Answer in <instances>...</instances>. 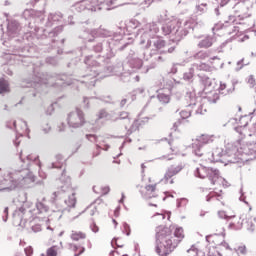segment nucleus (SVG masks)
Here are the masks:
<instances>
[{"label": "nucleus", "mask_w": 256, "mask_h": 256, "mask_svg": "<svg viewBox=\"0 0 256 256\" xmlns=\"http://www.w3.org/2000/svg\"><path fill=\"white\" fill-rule=\"evenodd\" d=\"M0 17H5L7 21L6 35L7 40L4 41V47H7L6 55H11L10 59L22 63L24 67L33 69V55H35V47L27 45V40L34 33L36 39H47V34H41L39 27L33 24L35 21V10L26 9L22 13L21 20L9 18V13H0Z\"/></svg>", "instance_id": "1"}, {"label": "nucleus", "mask_w": 256, "mask_h": 256, "mask_svg": "<svg viewBox=\"0 0 256 256\" xmlns=\"http://www.w3.org/2000/svg\"><path fill=\"white\" fill-rule=\"evenodd\" d=\"M124 35L125 32H115L100 26L94 29L84 28L80 37L86 43H91V51L103 53L97 59L109 63L117 55V51H125L127 47H131V42H126Z\"/></svg>", "instance_id": "2"}, {"label": "nucleus", "mask_w": 256, "mask_h": 256, "mask_svg": "<svg viewBox=\"0 0 256 256\" xmlns=\"http://www.w3.org/2000/svg\"><path fill=\"white\" fill-rule=\"evenodd\" d=\"M111 63V59L109 62L105 63L103 60L93 59V55H87L84 58V65L86 67L84 73H80L79 69H75L74 73L76 77L79 79H71L66 74H58L56 75V85H61V87H67L69 85H73V81H79L83 85H86L88 89H91L96 81L97 77L100 75V79H105V77H111V75H116L118 77H129L125 68L123 67V63L119 62L117 65L109 66Z\"/></svg>", "instance_id": "3"}, {"label": "nucleus", "mask_w": 256, "mask_h": 256, "mask_svg": "<svg viewBox=\"0 0 256 256\" xmlns=\"http://www.w3.org/2000/svg\"><path fill=\"white\" fill-rule=\"evenodd\" d=\"M19 159L24 168L21 170H12L0 176V185H2L0 191H15V189L21 187L24 189L31 187V184L35 183V174H33V168L31 167L38 169V174L41 179H47V173L41 170L39 156L33 154L24 156L23 152H21Z\"/></svg>", "instance_id": "4"}, {"label": "nucleus", "mask_w": 256, "mask_h": 256, "mask_svg": "<svg viewBox=\"0 0 256 256\" xmlns=\"http://www.w3.org/2000/svg\"><path fill=\"white\" fill-rule=\"evenodd\" d=\"M59 183L58 191L53 193L52 201L56 207V211L69 213L71 209H75L77 198H75V192H72L71 177L67 176L65 168L59 178ZM71 192L72 194H68Z\"/></svg>", "instance_id": "5"}, {"label": "nucleus", "mask_w": 256, "mask_h": 256, "mask_svg": "<svg viewBox=\"0 0 256 256\" xmlns=\"http://www.w3.org/2000/svg\"><path fill=\"white\" fill-rule=\"evenodd\" d=\"M185 234H183V227H176L174 233L171 228L159 226L156 229V253L160 256H168L173 253L180 241H183Z\"/></svg>", "instance_id": "6"}, {"label": "nucleus", "mask_w": 256, "mask_h": 256, "mask_svg": "<svg viewBox=\"0 0 256 256\" xmlns=\"http://www.w3.org/2000/svg\"><path fill=\"white\" fill-rule=\"evenodd\" d=\"M199 23H195V20L190 19L185 22H167L162 24L161 33L165 37H169L171 41L174 43H179L184 37L189 35V32L195 27H197Z\"/></svg>", "instance_id": "7"}, {"label": "nucleus", "mask_w": 256, "mask_h": 256, "mask_svg": "<svg viewBox=\"0 0 256 256\" xmlns=\"http://www.w3.org/2000/svg\"><path fill=\"white\" fill-rule=\"evenodd\" d=\"M159 33V26L156 23H147L144 24L137 32H134V36L140 35V45H145V49L149 47H154L157 51L165 47V40L157 36Z\"/></svg>", "instance_id": "8"}, {"label": "nucleus", "mask_w": 256, "mask_h": 256, "mask_svg": "<svg viewBox=\"0 0 256 256\" xmlns=\"http://www.w3.org/2000/svg\"><path fill=\"white\" fill-rule=\"evenodd\" d=\"M63 14L61 12H56V13H50L48 15L47 21L45 23V27H53L54 25H58L56 26L53 30H47V29H43V28H39L40 29V35H45L46 37L43 38H38V41H42L40 42L41 45H51V43L55 42V39H53L54 37H57V35H59V33L63 32Z\"/></svg>", "instance_id": "9"}, {"label": "nucleus", "mask_w": 256, "mask_h": 256, "mask_svg": "<svg viewBox=\"0 0 256 256\" xmlns=\"http://www.w3.org/2000/svg\"><path fill=\"white\" fill-rule=\"evenodd\" d=\"M237 153H239V147L234 143H228L226 149L217 148L211 153L210 161L213 163H223L228 165V163H237Z\"/></svg>", "instance_id": "10"}, {"label": "nucleus", "mask_w": 256, "mask_h": 256, "mask_svg": "<svg viewBox=\"0 0 256 256\" xmlns=\"http://www.w3.org/2000/svg\"><path fill=\"white\" fill-rule=\"evenodd\" d=\"M102 5H107V7H110L109 9L118 7L117 0H82L74 4V9L77 13H82V11H91L93 13L101 11L103 9Z\"/></svg>", "instance_id": "11"}, {"label": "nucleus", "mask_w": 256, "mask_h": 256, "mask_svg": "<svg viewBox=\"0 0 256 256\" xmlns=\"http://www.w3.org/2000/svg\"><path fill=\"white\" fill-rule=\"evenodd\" d=\"M147 52L145 50L140 49L139 51L135 52V50L130 49L128 56H127V65L132 70H128L127 75L129 76L135 71H139L141 67H143V59L145 61H149V57L146 56Z\"/></svg>", "instance_id": "12"}, {"label": "nucleus", "mask_w": 256, "mask_h": 256, "mask_svg": "<svg viewBox=\"0 0 256 256\" xmlns=\"http://www.w3.org/2000/svg\"><path fill=\"white\" fill-rule=\"evenodd\" d=\"M215 141L214 135L202 134L196 138V141L192 143V153L195 157H203L205 152L203 148L205 145H209Z\"/></svg>", "instance_id": "13"}, {"label": "nucleus", "mask_w": 256, "mask_h": 256, "mask_svg": "<svg viewBox=\"0 0 256 256\" xmlns=\"http://www.w3.org/2000/svg\"><path fill=\"white\" fill-rule=\"evenodd\" d=\"M67 121L69 127L72 129H79L85 125V114L81 111V109L76 108L75 111L68 114Z\"/></svg>", "instance_id": "14"}, {"label": "nucleus", "mask_w": 256, "mask_h": 256, "mask_svg": "<svg viewBox=\"0 0 256 256\" xmlns=\"http://www.w3.org/2000/svg\"><path fill=\"white\" fill-rule=\"evenodd\" d=\"M13 222L16 227H25L27 223V209L20 207L13 213Z\"/></svg>", "instance_id": "15"}, {"label": "nucleus", "mask_w": 256, "mask_h": 256, "mask_svg": "<svg viewBox=\"0 0 256 256\" xmlns=\"http://www.w3.org/2000/svg\"><path fill=\"white\" fill-rule=\"evenodd\" d=\"M183 169H185V165H183V163H180L177 166L171 165L166 170L164 178L161 181H164L165 183H169V179H171L172 177H175V175H178V173H181Z\"/></svg>", "instance_id": "16"}, {"label": "nucleus", "mask_w": 256, "mask_h": 256, "mask_svg": "<svg viewBox=\"0 0 256 256\" xmlns=\"http://www.w3.org/2000/svg\"><path fill=\"white\" fill-rule=\"evenodd\" d=\"M196 39H201L198 43L199 49H209V47H213V43H215V37L211 35H200L195 36Z\"/></svg>", "instance_id": "17"}, {"label": "nucleus", "mask_w": 256, "mask_h": 256, "mask_svg": "<svg viewBox=\"0 0 256 256\" xmlns=\"http://www.w3.org/2000/svg\"><path fill=\"white\" fill-rule=\"evenodd\" d=\"M198 77L200 79V83L204 85V93H209V91H212L215 87L213 86V80L209 78L206 75L198 74Z\"/></svg>", "instance_id": "18"}, {"label": "nucleus", "mask_w": 256, "mask_h": 256, "mask_svg": "<svg viewBox=\"0 0 256 256\" xmlns=\"http://www.w3.org/2000/svg\"><path fill=\"white\" fill-rule=\"evenodd\" d=\"M149 122V118L145 117L142 120H135L131 127L127 130L126 135H131L135 133V131H139V127H143L146 123Z\"/></svg>", "instance_id": "19"}, {"label": "nucleus", "mask_w": 256, "mask_h": 256, "mask_svg": "<svg viewBox=\"0 0 256 256\" xmlns=\"http://www.w3.org/2000/svg\"><path fill=\"white\" fill-rule=\"evenodd\" d=\"M207 178L209 179L212 185H216L217 181L221 179V174L219 173L218 169L209 168Z\"/></svg>", "instance_id": "20"}, {"label": "nucleus", "mask_w": 256, "mask_h": 256, "mask_svg": "<svg viewBox=\"0 0 256 256\" xmlns=\"http://www.w3.org/2000/svg\"><path fill=\"white\" fill-rule=\"evenodd\" d=\"M55 159V162H52L50 165H48V169H63V165H65V158H63V155L57 154Z\"/></svg>", "instance_id": "21"}, {"label": "nucleus", "mask_w": 256, "mask_h": 256, "mask_svg": "<svg viewBox=\"0 0 256 256\" xmlns=\"http://www.w3.org/2000/svg\"><path fill=\"white\" fill-rule=\"evenodd\" d=\"M137 27H141V22H139L137 19H131L126 25V31L128 32V35H133V31H135Z\"/></svg>", "instance_id": "22"}, {"label": "nucleus", "mask_w": 256, "mask_h": 256, "mask_svg": "<svg viewBox=\"0 0 256 256\" xmlns=\"http://www.w3.org/2000/svg\"><path fill=\"white\" fill-rule=\"evenodd\" d=\"M205 99L208 101V103H217L219 101V92L213 91V90H208V93H205Z\"/></svg>", "instance_id": "23"}, {"label": "nucleus", "mask_w": 256, "mask_h": 256, "mask_svg": "<svg viewBox=\"0 0 256 256\" xmlns=\"http://www.w3.org/2000/svg\"><path fill=\"white\" fill-rule=\"evenodd\" d=\"M36 209L38 214L47 213V211H49V206L45 202V198H43L42 200H37Z\"/></svg>", "instance_id": "24"}, {"label": "nucleus", "mask_w": 256, "mask_h": 256, "mask_svg": "<svg viewBox=\"0 0 256 256\" xmlns=\"http://www.w3.org/2000/svg\"><path fill=\"white\" fill-rule=\"evenodd\" d=\"M31 4L39 12V15L45 13V0H33Z\"/></svg>", "instance_id": "25"}, {"label": "nucleus", "mask_w": 256, "mask_h": 256, "mask_svg": "<svg viewBox=\"0 0 256 256\" xmlns=\"http://www.w3.org/2000/svg\"><path fill=\"white\" fill-rule=\"evenodd\" d=\"M208 173H209V168H207L205 166H200V167L196 168L194 171L195 177H199V179H205V177H207Z\"/></svg>", "instance_id": "26"}, {"label": "nucleus", "mask_w": 256, "mask_h": 256, "mask_svg": "<svg viewBox=\"0 0 256 256\" xmlns=\"http://www.w3.org/2000/svg\"><path fill=\"white\" fill-rule=\"evenodd\" d=\"M243 155H247L248 157L250 156V144L244 147L238 148L237 163H239V159H241Z\"/></svg>", "instance_id": "27"}, {"label": "nucleus", "mask_w": 256, "mask_h": 256, "mask_svg": "<svg viewBox=\"0 0 256 256\" xmlns=\"http://www.w3.org/2000/svg\"><path fill=\"white\" fill-rule=\"evenodd\" d=\"M193 67L197 71H206L207 73L213 71V68H211V66H209V64L206 63H195L193 64Z\"/></svg>", "instance_id": "28"}, {"label": "nucleus", "mask_w": 256, "mask_h": 256, "mask_svg": "<svg viewBox=\"0 0 256 256\" xmlns=\"http://www.w3.org/2000/svg\"><path fill=\"white\" fill-rule=\"evenodd\" d=\"M220 92L218 93H221V95H230V93H233V91H235V82L232 83V88H229L227 89V84L225 83H220ZM226 90V92H224Z\"/></svg>", "instance_id": "29"}, {"label": "nucleus", "mask_w": 256, "mask_h": 256, "mask_svg": "<svg viewBox=\"0 0 256 256\" xmlns=\"http://www.w3.org/2000/svg\"><path fill=\"white\" fill-rule=\"evenodd\" d=\"M186 101L188 103V107H195L197 105V98L195 97V93L190 92L186 94Z\"/></svg>", "instance_id": "30"}, {"label": "nucleus", "mask_w": 256, "mask_h": 256, "mask_svg": "<svg viewBox=\"0 0 256 256\" xmlns=\"http://www.w3.org/2000/svg\"><path fill=\"white\" fill-rule=\"evenodd\" d=\"M209 5L207 3H201L196 5L195 11L197 15H205L207 13Z\"/></svg>", "instance_id": "31"}, {"label": "nucleus", "mask_w": 256, "mask_h": 256, "mask_svg": "<svg viewBox=\"0 0 256 256\" xmlns=\"http://www.w3.org/2000/svg\"><path fill=\"white\" fill-rule=\"evenodd\" d=\"M5 93H9V83L7 80L1 78L0 79V95H4Z\"/></svg>", "instance_id": "32"}, {"label": "nucleus", "mask_w": 256, "mask_h": 256, "mask_svg": "<svg viewBox=\"0 0 256 256\" xmlns=\"http://www.w3.org/2000/svg\"><path fill=\"white\" fill-rule=\"evenodd\" d=\"M20 123V137H23V135H27L29 133V126H27V121L19 120Z\"/></svg>", "instance_id": "33"}, {"label": "nucleus", "mask_w": 256, "mask_h": 256, "mask_svg": "<svg viewBox=\"0 0 256 256\" xmlns=\"http://www.w3.org/2000/svg\"><path fill=\"white\" fill-rule=\"evenodd\" d=\"M47 65H51L52 67H57L59 65V57L57 56H49L45 59Z\"/></svg>", "instance_id": "34"}, {"label": "nucleus", "mask_w": 256, "mask_h": 256, "mask_svg": "<svg viewBox=\"0 0 256 256\" xmlns=\"http://www.w3.org/2000/svg\"><path fill=\"white\" fill-rule=\"evenodd\" d=\"M139 95L140 97H145V88L143 87L136 88L132 94V101H135L136 97Z\"/></svg>", "instance_id": "35"}, {"label": "nucleus", "mask_w": 256, "mask_h": 256, "mask_svg": "<svg viewBox=\"0 0 256 256\" xmlns=\"http://www.w3.org/2000/svg\"><path fill=\"white\" fill-rule=\"evenodd\" d=\"M194 75H195V68L192 67L189 69L188 72H185L183 74V79H184V81H191L193 79Z\"/></svg>", "instance_id": "36"}, {"label": "nucleus", "mask_w": 256, "mask_h": 256, "mask_svg": "<svg viewBox=\"0 0 256 256\" xmlns=\"http://www.w3.org/2000/svg\"><path fill=\"white\" fill-rule=\"evenodd\" d=\"M254 221V223H253ZM255 222H256V217H248L246 220L247 223V229L248 231H255Z\"/></svg>", "instance_id": "37"}, {"label": "nucleus", "mask_w": 256, "mask_h": 256, "mask_svg": "<svg viewBox=\"0 0 256 256\" xmlns=\"http://www.w3.org/2000/svg\"><path fill=\"white\" fill-rule=\"evenodd\" d=\"M86 235L83 232H72L71 240L79 241V239H85Z\"/></svg>", "instance_id": "38"}, {"label": "nucleus", "mask_w": 256, "mask_h": 256, "mask_svg": "<svg viewBox=\"0 0 256 256\" xmlns=\"http://www.w3.org/2000/svg\"><path fill=\"white\" fill-rule=\"evenodd\" d=\"M157 97H158V101H160V103H164L165 105H167V103L171 101V98L167 94L160 93L158 94Z\"/></svg>", "instance_id": "39"}, {"label": "nucleus", "mask_w": 256, "mask_h": 256, "mask_svg": "<svg viewBox=\"0 0 256 256\" xmlns=\"http://www.w3.org/2000/svg\"><path fill=\"white\" fill-rule=\"evenodd\" d=\"M86 139L90 141V143H95L96 145H99V136L95 134H86Z\"/></svg>", "instance_id": "40"}, {"label": "nucleus", "mask_w": 256, "mask_h": 256, "mask_svg": "<svg viewBox=\"0 0 256 256\" xmlns=\"http://www.w3.org/2000/svg\"><path fill=\"white\" fill-rule=\"evenodd\" d=\"M218 217L219 219H225V221H229V219H233L235 217V215H227V212L221 210V211H218Z\"/></svg>", "instance_id": "41"}, {"label": "nucleus", "mask_w": 256, "mask_h": 256, "mask_svg": "<svg viewBox=\"0 0 256 256\" xmlns=\"http://www.w3.org/2000/svg\"><path fill=\"white\" fill-rule=\"evenodd\" d=\"M187 203H189V200H187V198H180L177 199L176 206L178 209L181 207H187Z\"/></svg>", "instance_id": "42"}, {"label": "nucleus", "mask_w": 256, "mask_h": 256, "mask_svg": "<svg viewBox=\"0 0 256 256\" xmlns=\"http://www.w3.org/2000/svg\"><path fill=\"white\" fill-rule=\"evenodd\" d=\"M195 59H207L209 57V52L199 51L194 55Z\"/></svg>", "instance_id": "43"}, {"label": "nucleus", "mask_w": 256, "mask_h": 256, "mask_svg": "<svg viewBox=\"0 0 256 256\" xmlns=\"http://www.w3.org/2000/svg\"><path fill=\"white\" fill-rule=\"evenodd\" d=\"M122 227V233H125L127 237H129V235H131V226H129L127 222H123Z\"/></svg>", "instance_id": "44"}, {"label": "nucleus", "mask_w": 256, "mask_h": 256, "mask_svg": "<svg viewBox=\"0 0 256 256\" xmlns=\"http://www.w3.org/2000/svg\"><path fill=\"white\" fill-rule=\"evenodd\" d=\"M47 256H57V246H51L46 251Z\"/></svg>", "instance_id": "45"}, {"label": "nucleus", "mask_w": 256, "mask_h": 256, "mask_svg": "<svg viewBox=\"0 0 256 256\" xmlns=\"http://www.w3.org/2000/svg\"><path fill=\"white\" fill-rule=\"evenodd\" d=\"M179 65H181V64L180 63H174L172 65V67L170 68V70L168 71V74L169 75H175V73H177V71H178L177 67H179Z\"/></svg>", "instance_id": "46"}, {"label": "nucleus", "mask_w": 256, "mask_h": 256, "mask_svg": "<svg viewBox=\"0 0 256 256\" xmlns=\"http://www.w3.org/2000/svg\"><path fill=\"white\" fill-rule=\"evenodd\" d=\"M79 61H80L79 58L72 59L71 62L67 64V67L69 68L77 67L79 65Z\"/></svg>", "instance_id": "47"}, {"label": "nucleus", "mask_w": 256, "mask_h": 256, "mask_svg": "<svg viewBox=\"0 0 256 256\" xmlns=\"http://www.w3.org/2000/svg\"><path fill=\"white\" fill-rule=\"evenodd\" d=\"M90 229L93 233H99V226H97L94 219H92V223L90 224Z\"/></svg>", "instance_id": "48"}, {"label": "nucleus", "mask_w": 256, "mask_h": 256, "mask_svg": "<svg viewBox=\"0 0 256 256\" xmlns=\"http://www.w3.org/2000/svg\"><path fill=\"white\" fill-rule=\"evenodd\" d=\"M187 253H190L192 256H199V250L192 246L190 249L187 250Z\"/></svg>", "instance_id": "49"}, {"label": "nucleus", "mask_w": 256, "mask_h": 256, "mask_svg": "<svg viewBox=\"0 0 256 256\" xmlns=\"http://www.w3.org/2000/svg\"><path fill=\"white\" fill-rule=\"evenodd\" d=\"M180 117L182 119H189V117H191V111L182 110L180 112Z\"/></svg>", "instance_id": "50"}, {"label": "nucleus", "mask_w": 256, "mask_h": 256, "mask_svg": "<svg viewBox=\"0 0 256 256\" xmlns=\"http://www.w3.org/2000/svg\"><path fill=\"white\" fill-rule=\"evenodd\" d=\"M33 85H34V87H36V91H40L39 90V87H45L46 85L45 84H41V83H36L35 84V82H28V87H33Z\"/></svg>", "instance_id": "51"}, {"label": "nucleus", "mask_w": 256, "mask_h": 256, "mask_svg": "<svg viewBox=\"0 0 256 256\" xmlns=\"http://www.w3.org/2000/svg\"><path fill=\"white\" fill-rule=\"evenodd\" d=\"M238 1L236 4H235V8L237 7H243V5L247 4V3H251V0H236Z\"/></svg>", "instance_id": "52"}, {"label": "nucleus", "mask_w": 256, "mask_h": 256, "mask_svg": "<svg viewBox=\"0 0 256 256\" xmlns=\"http://www.w3.org/2000/svg\"><path fill=\"white\" fill-rule=\"evenodd\" d=\"M109 117V114L105 110H100L98 114V119H107Z\"/></svg>", "instance_id": "53"}, {"label": "nucleus", "mask_w": 256, "mask_h": 256, "mask_svg": "<svg viewBox=\"0 0 256 256\" xmlns=\"http://www.w3.org/2000/svg\"><path fill=\"white\" fill-rule=\"evenodd\" d=\"M146 191L149 193H154L155 189H157V184L154 185H146L145 186Z\"/></svg>", "instance_id": "54"}, {"label": "nucleus", "mask_w": 256, "mask_h": 256, "mask_svg": "<svg viewBox=\"0 0 256 256\" xmlns=\"http://www.w3.org/2000/svg\"><path fill=\"white\" fill-rule=\"evenodd\" d=\"M247 83H249L251 88L255 87V85H256L255 77H253V75H250L247 80Z\"/></svg>", "instance_id": "55"}, {"label": "nucleus", "mask_w": 256, "mask_h": 256, "mask_svg": "<svg viewBox=\"0 0 256 256\" xmlns=\"http://www.w3.org/2000/svg\"><path fill=\"white\" fill-rule=\"evenodd\" d=\"M129 117V112H120L119 113V117L116 118V121H119V119H127Z\"/></svg>", "instance_id": "56"}, {"label": "nucleus", "mask_w": 256, "mask_h": 256, "mask_svg": "<svg viewBox=\"0 0 256 256\" xmlns=\"http://www.w3.org/2000/svg\"><path fill=\"white\" fill-rule=\"evenodd\" d=\"M89 99H93V97H84L83 98V107H84V109H89Z\"/></svg>", "instance_id": "57"}, {"label": "nucleus", "mask_w": 256, "mask_h": 256, "mask_svg": "<svg viewBox=\"0 0 256 256\" xmlns=\"http://www.w3.org/2000/svg\"><path fill=\"white\" fill-rule=\"evenodd\" d=\"M243 61H245V59H241V60H239L238 62H237V68L235 69L236 71H241V69L243 68V67H245V64H243Z\"/></svg>", "instance_id": "58"}, {"label": "nucleus", "mask_w": 256, "mask_h": 256, "mask_svg": "<svg viewBox=\"0 0 256 256\" xmlns=\"http://www.w3.org/2000/svg\"><path fill=\"white\" fill-rule=\"evenodd\" d=\"M24 252H25V255H26V256H31V255H33V247H31V246L26 247V248L24 249Z\"/></svg>", "instance_id": "59"}, {"label": "nucleus", "mask_w": 256, "mask_h": 256, "mask_svg": "<svg viewBox=\"0 0 256 256\" xmlns=\"http://www.w3.org/2000/svg\"><path fill=\"white\" fill-rule=\"evenodd\" d=\"M101 155V146L96 144V152L93 153V157H99Z\"/></svg>", "instance_id": "60"}, {"label": "nucleus", "mask_w": 256, "mask_h": 256, "mask_svg": "<svg viewBox=\"0 0 256 256\" xmlns=\"http://www.w3.org/2000/svg\"><path fill=\"white\" fill-rule=\"evenodd\" d=\"M238 251L241 253V255H247V247L246 246H239Z\"/></svg>", "instance_id": "61"}, {"label": "nucleus", "mask_w": 256, "mask_h": 256, "mask_svg": "<svg viewBox=\"0 0 256 256\" xmlns=\"http://www.w3.org/2000/svg\"><path fill=\"white\" fill-rule=\"evenodd\" d=\"M32 231L34 233H39V231H41V225L40 224H36V225L32 226Z\"/></svg>", "instance_id": "62"}, {"label": "nucleus", "mask_w": 256, "mask_h": 256, "mask_svg": "<svg viewBox=\"0 0 256 256\" xmlns=\"http://www.w3.org/2000/svg\"><path fill=\"white\" fill-rule=\"evenodd\" d=\"M219 3L220 7H225L231 0H216Z\"/></svg>", "instance_id": "63"}, {"label": "nucleus", "mask_w": 256, "mask_h": 256, "mask_svg": "<svg viewBox=\"0 0 256 256\" xmlns=\"http://www.w3.org/2000/svg\"><path fill=\"white\" fill-rule=\"evenodd\" d=\"M53 111H54L53 104H51V105L47 108V110H46V115H52Z\"/></svg>", "instance_id": "64"}]
</instances>
